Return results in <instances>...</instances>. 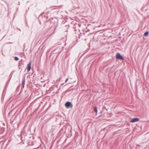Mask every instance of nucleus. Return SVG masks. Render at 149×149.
<instances>
[{"instance_id":"f257e3e1","label":"nucleus","mask_w":149,"mask_h":149,"mask_svg":"<svg viewBox=\"0 0 149 149\" xmlns=\"http://www.w3.org/2000/svg\"><path fill=\"white\" fill-rule=\"evenodd\" d=\"M65 105L67 108H72V105L70 102H66L65 104Z\"/></svg>"},{"instance_id":"f03ea898","label":"nucleus","mask_w":149,"mask_h":149,"mask_svg":"<svg viewBox=\"0 0 149 149\" xmlns=\"http://www.w3.org/2000/svg\"><path fill=\"white\" fill-rule=\"evenodd\" d=\"M116 57L118 59H123V58L121 55L118 53H117L116 55Z\"/></svg>"},{"instance_id":"7ed1b4c3","label":"nucleus","mask_w":149,"mask_h":149,"mask_svg":"<svg viewBox=\"0 0 149 149\" xmlns=\"http://www.w3.org/2000/svg\"><path fill=\"white\" fill-rule=\"evenodd\" d=\"M139 120V119L138 118H134L130 121L131 123H133L138 121Z\"/></svg>"},{"instance_id":"20e7f679","label":"nucleus","mask_w":149,"mask_h":149,"mask_svg":"<svg viewBox=\"0 0 149 149\" xmlns=\"http://www.w3.org/2000/svg\"><path fill=\"white\" fill-rule=\"evenodd\" d=\"M31 63H29L28 65L27 66V70L28 72L31 69Z\"/></svg>"},{"instance_id":"39448f33","label":"nucleus","mask_w":149,"mask_h":149,"mask_svg":"<svg viewBox=\"0 0 149 149\" xmlns=\"http://www.w3.org/2000/svg\"><path fill=\"white\" fill-rule=\"evenodd\" d=\"M149 34V32L148 31H147L144 34V35L146 36H148V34Z\"/></svg>"},{"instance_id":"423d86ee","label":"nucleus","mask_w":149,"mask_h":149,"mask_svg":"<svg viewBox=\"0 0 149 149\" xmlns=\"http://www.w3.org/2000/svg\"><path fill=\"white\" fill-rule=\"evenodd\" d=\"M25 81L24 80H23L22 81V87L23 88H24V86L25 84Z\"/></svg>"},{"instance_id":"0eeeda50","label":"nucleus","mask_w":149,"mask_h":149,"mask_svg":"<svg viewBox=\"0 0 149 149\" xmlns=\"http://www.w3.org/2000/svg\"><path fill=\"white\" fill-rule=\"evenodd\" d=\"M94 111L96 113H97V109L96 107H94Z\"/></svg>"},{"instance_id":"6e6552de","label":"nucleus","mask_w":149,"mask_h":149,"mask_svg":"<svg viewBox=\"0 0 149 149\" xmlns=\"http://www.w3.org/2000/svg\"><path fill=\"white\" fill-rule=\"evenodd\" d=\"M15 61H18V60H19V58H18L17 57H16L15 58Z\"/></svg>"},{"instance_id":"1a4fd4ad","label":"nucleus","mask_w":149,"mask_h":149,"mask_svg":"<svg viewBox=\"0 0 149 149\" xmlns=\"http://www.w3.org/2000/svg\"><path fill=\"white\" fill-rule=\"evenodd\" d=\"M68 78H67V79H66V80H65V83H66V82H67V81H68Z\"/></svg>"},{"instance_id":"9d476101","label":"nucleus","mask_w":149,"mask_h":149,"mask_svg":"<svg viewBox=\"0 0 149 149\" xmlns=\"http://www.w3.org/2000/svg\"><path fill=\"white\" fill-rule=\"evenodd\" d=\"M63 84H64L63 83L61 84V86L63 85Z\"/></svg>"}]
</instances>
